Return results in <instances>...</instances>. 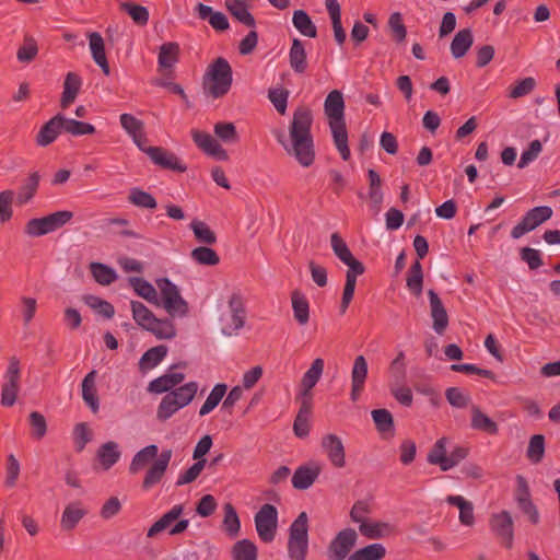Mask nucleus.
Here are the masks:
<instances>
[{"label": "nucleus", "mask_w": 560, "mask_h": 560, "mask_svg": "<svg viewBox=\"0 0 560 560\" xmlns=\"http://www.w3.org/2000/svg\"><path fill=\"white\" fill-rule=\"evenodd\" d=\"M62 131V114L58 113L40 127L35 142L38 147H48Z\"/></svg>", "instance_id": "nucleus-18"}, {"label": "nucleus", "mask_w": 560, "mask_h": 560, "mask_svg": "<svg viewBox=\"0 0 560 560\" xmlns=\"http://www.w3.org/2000/svg\"><path fill=\"white\" fill-rule=\"evenodd\" d=\"M191 137L196 145L208 155L218 161H226L229 159L226 150L210 133L194 129L191 130Z\"/></svg>", "instance_id": "nucleus-16"}, {"label": "nucleus", "mask_w": 560, "mask_h": 560, "mask_svg": "<svg viewBox=\"0 0 560 560\" xmlns=\"http://www.w3.org/2000/svg\"><path fill=\"white\" fill-rule=\"evenodd\" d=\"M474 44V35L470 28L458 31L452 43L451 54L455 59L463 58Z\"/></svg>", "instance_id": "nucleus-36"}, {"label": "nucleus", "mask_w": 560, "mask_h": 560, "mask_svg": "<svg viewBox=\"0 0 560 560\" xmlns=\"http://www.w3.org/2000/svg\"><path fill=\"white\" fill-rule=\"evenodd\" d=\"M334 144L343 161H348L351 156V152L348 144V131L345 121H331L329 122Z\"/></svg>", "instance_id": "nucleus-27"}, {"label": "nucleus", "mask_w": 560, "mask_h": 560, "mask_svg": "<svg viewBox=\"0 0 560 560\" xmlns=\"http://www.w3.org/2000/svg\"><path fill=\"white\" fill-rule=\"evenodd\" d=\"M335 255L348 267L346 280H351L357 282V278L364 273L363 264L358 260L349 247H332Z\"/></svg>", "instance_id": "nucleus-24"}, {"label": "nucleus", "mask_w": 560, "mask_h": 560, "mask_svg": "<svg viewBox=\"0 0 560 560\" xmlns=\"http://www.w3.org/2000/svg\"><path fill=\"white\" fill-rule=\"evenodd\" d=\"M322 467L318 463H310L308 465L299 467L292 477V485L295 489H308L319 476Z\"/></svg>", "instance_id": "nucleus-23"}, {"label": "nucleus", "mask_w": 560, "mask_h": 560, "mask_svg": "<svg viewBox=\"0 0 560 560\" xmlns=\"http://www.w3.org/2000/svg\"><path fill=\"white\" fill-rule=\"evenodd\" d=\"M258 537L265 542H271L278 529V511L275 505L264 504L254 516Z\"/></svg>", "instance_id": "nucleus-10"}, {"label": "nucleus", "mask_w": 560, "mask_h": 560, "mask_svg": "<svg viewBox=\"0 0 560 560\" xmlns=\"http://www.w3.org/2000/svg\"><path fill=\"white\" fill-rule=\"evenodd\" d=\"M423 273L419 259L412 265L410 273L407 278V288L416 295L420 296L422 293Z\"/></svg>", "instance_id": "nucleus-58"}, {"label": "nucleus", "mask_w": 560, "mask_h": 560, "mask_svg": "<svg viewBox=\"0 0 560 560\" xmlns=\"http://www.w3.org/2000/svg\"><path fill=\"white\" fill-rule=\"evenodd\" d=\"M96 371H91L85 375L82 381V398L89 406L92 412H97L100 409V400L95 387Z\"/></svg>", "instance_id": "nucleus-31"}, {"label": "nucleus", "mask_w": 560, "mask_h": 560, "mask_svg": "<svg viewBox=\"0 0 560 560\" xmlns=\"http://www.w3.org/2000/svg\"><path fill=\"white\" fill-rule=\"evenodd\" d=\"M394 532L395 525L393 523L371 517L359 528V533L371 540L389 537Z\"/></svg>", "instance_id": "nucleus-19"}, {"label": "nucleus", "mask_w": 560, "mask_h": 560, "mask_svg": "<svg viewBox=\"0 0 560 560\" xmlns=\"http://www.w3.org/2000/svg\"><path fill=\"white\" fill-rule=\"evenodd\" d=\"M292 23L294 27L304 36L315 38L317 36L316 25L313 23L308 13L304 10L293 12Z\"/></svg>", "instance_id": "nucleus-44"}, {"label": "nucleus", "mask_w": 560, "mask_h": 560, "mask_svg": "<svg viewBox=\"0 0 560 560\" xmlns=\"http://www.w3.org/2000/svg\"><path fill=\"white\" fill-rule=\"evenodd\" d=\"M184 512L182 504H175L171 510L164 513L152 526L148 529L147 536L149 538L155 537L158 534L167 529Z\"/></svg>", "instance_id": "nucleus-35"}, {"label": "nucleus", "mask_w": 560, "mask_h": 560, "mask_svg": "<svg viewBox=\"0 0 560 560\" xmlns=\"http://www.w3.org/2000/svg\"><path fill=\"white\" fill-rule=\"evenodd\" d=\"M369 373L368 361L364 355L355 357L351 368V383L352 384H365Z\"/></svg>", "instance_id": "nucleus-60"}, {"label": "nucleus", "mask_w": 560, "mask_h": 560, "mask_svg": "<svg viewBox=\"0 0 560 560\" xmlns=\"http://www.w3.org/2000/svg\"><path fill=\"white\" fill-rule=\"evenodd\" d=\"M128 200L136 207L143 209H155L158 202L155 198L148 191L135 187L130 189Z\"/></svg>", "instance_id": "nucleus-55"}, {"label": "nucleus", "mask_w": 560, "mask_h": 560, "mask_svg": "<svg viewBox=\"0 0 560 560\" xmlns=\"http://www.w3.org/2000/svg\"><path fill=\"white\" fill-rule=\"evenodd\" d=\"M88 510L82 502L74 501L68 503L60 517V527L62 530H73L79 523L85 517Z\"/></svg>", "instance_id": "nucleus-20"}, {"label": "nucleus", "mask_w": 560, "mask_h": 560, "mask_svg": "<svg viewBox=\"0 0 560 560\" xmlns=\"http://www.w3.org/2000/svg\"><path fill=\"white\" fill-rule=\"evenodd\" d=\"M147 155L152 163L163 170L184 173L187 171V165L173 152L163 147H149Z\"/></svg>", "instance_id": "nucleus-13"}, {"label": "nucleus", "mask_w": 560, "mask_h": 560, "mask_svg": "<svg viewBox=\"0 0 560 560\" xmlns=\"http://www.w3.org/2000/svg\"><path fill=\"white\" fill-rule=\"evenodd\" d=\"M491 530L501 538L503 544L511 548L513 544V520L508 511L495 513L490 518Z\"/></svg>", "instance_id": "nucleus-17"}, {"label": "nucleus", "mask_w": 560, "mask_h": 560, "mask_svg": "<svg viewBox=\"0 0 560 560\" xmlns=\"http://www.w3.org/2000/svg\"><path fill=\"white\" fill-rule=\"evenodd\" d=\"M129 284L140 298L147 300L149 303L155 305L160 304L158 289H155V287L148 280L132 277L129 279Z\"/></svg>", "instance_id": "nucleus-41"}, {"label": "nucleus", "mask_w": 560, "mask_h": 560, "mask_svg": "<svg viewBox=\"0 0 560 560\" xmlns=\"http://www.w3.org/2000/svg\"><path fill=\"white\" fill-rule=\"evenodd\" d=\"M180 47L176 42H167L160 46L158 56L159 70H172L179 60Z\"/></svg>", "instance_id": "nucleus-28"}, {"label": "nucleus", "mask_w": 560, "mask_h": 560, "mask_svg": "<svg viewBox=\"0 0 560 560\" xmlns=\"http://www.w3.org/2000/svg\"><path fill=\"white\" fill-rule=\"evenodd\" d=\"M185 378V373L171 368L163 375L152 380L148 385V390L153 394H163L179 387L178 385H180Z\"/></svg>", "instance_id": "nucleus-15"}, {"label": "nucleus", "mask_w": 560, "mask_h": 560, "mask_svg": "<svg viewBox=\"0 0 560 560\" xmlns=\"http://www.w3.org/2000/svg\"><path fill=\"white\" fill-rule=\"evenodd\" d=\"M39 180L40 175L37 171L32 172L28 177L23 180L18 190V205H26L34 198L39 186Z\"/></svg>", "instance_id": "nucleus-37"}, {"label": "nucleus", "mask_w": 560, "mask_h": 560, "mask_svg": "<svg viewBox=\"0 0 560 560\" xmlns=\"http://www.w3.org/2000/svg\"><path fill=\"white\" fill-rule=\"evenodd\" d=\"M289 62L292 70L302 74L307 69V56L302 40L294 38L289 51Z\"/></svg>", "instance_id": "nucleus-32"}, {"label": "nucleus", "mask_w": 560, "mask_h": 560, "mask_svg": "<svg viewBox=\"0 0 560 560\" xmlns=\"http://www.w3.org/2000/svg\"><path fill=\"white\" fill-rule=\"evenodd\" d=\"M293 317L300 326H305L310 320V303L304 293L295 290L291 293Z\"/></svg>", "instance_id": "nucleus-33"}, {"label": "nucleus", "mask_w": 560, "mask_h": 560, "mask_svg": "<svg viewBox=\"0 0 560 560\" xmlns=\"http://www.w3.org/2000/svg\"><path fill=\"white\" fill-rule=\"evenodd\" d=\"M373 512L372 504L365 500L357 501L350 509L349 516L352 523L358 525V529L363 525Z\"/></svg>", "instance_id": "nucleus-53"}, {"label": "nucleus", "mask_w": 560, "mask_h": 560, "mask_svg": "<svg viewBox=\"0 0 560 560\" xmlns=\"http://www.w3.org/2000/svg\"><path fill=\"white\" fill-rule=\"evenodd\" d=\"M450 439L442 436L432 445L427 454V462L438 466L442 471H448L456 467L462 460L468 456V448L456 445L447 453Z\"/></svg>", "instance_id": "nucleus-4"}, {"label": "nucleus", "mask_w": 560, "mask_h": 560, "mask_svg": "<svg viewBox=\"0 0 560 560\" xmlns=\"http://www.w3.org/2000/svg\"><path fill=\"white\" fill-rule=\"evenodd\" d=\"M119 9L131 18L135 24L139 26H144L149 22L150 13L149 10L138 3L133 2H121L119 4Z\"/></svg>", "instance_id": "nucleus-50"}, {"label": "nucleus", "mask_w": 560, "mask_h": 560, "mask_svg": "<svg viewBox=\"0 0 560 560\" xmlns=\"http://www.w3.org/2000/svg\"><path fill=\"white\" fill-rule=\"evenodd\" d=\"M38 54L36 40L31 36H25L23 45L18 49L16 58L20 62L28 63L33 61Z\"/></svg>", "instance_id": "nucleus-59"}, {"label": "nucleus", "mask_w": 560, "mask_h": 560, "mask_svg": "<svg viewBox=\"0 0 560 560\" xmlns=\"http://www.w3.org/2000/svg\"><path fill=\"white\" fill-rule=\"evenodd\" d=\"M73 218V212L60 210L42 218H34L26 222L24 233L32 237L46 235L66 225Z\"/></svg>", "instance_id": "nucleus-8"}, {"label": "nucleus", "mask_w": 560, "mask_h": 560, "mask_svg": "<svg viewBox=\"0 0 560 560\" xmlns=\"http://www.w3.org/2000/svg\"><path fill=\"white\" fill-rule=\"evenodd\" d=\"M147 331L159 340H172L177 336L176 326L170 318L155 317Z\"/></svg>", "instance_id": "nucleus-38"}, {"label": "nucleus", "mask_w": 560, "mask_h": 560, "mask_svg": "<svg viewBox=\"0 0 560 560\" xmlns=\"http://www.w3.org/2000/svg\"><path fill=\"white\" fill-rule=\"evenodd\" d=\"M184 407L172 399L168 395H164L156 408V419L159 421H166L172 418L176 412L182 410Z\"/></svg>", "instance_id": "nucleus-56"}, {"label": "nucleus", "mask_w": 560, "mask_h": 560, "mask_svg": "<svg viewBox=\"0 0 560 560\" xmlns=\"http://www.w3.org/2000/svg\"><path fill=\"white\" fill-rule=\"evenodd\" d=\"M324 365L325 363L322 358L313 360L311 366L303 374V377L301 380V396L308 397L311 395L312 388L318 383L323 375Z\"/></svg>", "instance_id": "nucleus-25"}, {"label": "nucleus", "mask_w": 560, "mask_h": 560, "mask_svg": "<svg viewBox=\"0 0 560 560\" xmlns=\"http://www.w3.org/2000/svg\"><path fill=\"white\" fill-rule=\"evenodd\" d=\"M191 258L200 265L213 266L220 261L219 255L212 247H195L191 252Z\"/></svg>", "instance_id": "nucleus-61"}, {"label": "nucleus", "mask_w": 560, "mask_h": 560, "mask_svg": "<svg viewBox=\"0 0 560 560\" xmlns=\"http://www.w3.org/2000/svg\"><path fill=\"white\" fill-rule=\"evenodd\" d=\"M156 288L160 292V304L171 317H186L189 313L187 301L182 296L179 288L168 278H158Z\"/></svg>", "instance_id": "nucleus-5"}, {"label": "nucleus", "mask_w": 560, "mask_h": 560, "mask_svg": "<svg viewBox=\"0 0 560 560\" xmlns=\"http://www.w3.org/2000/svg\"><path fill=\"white\" fill-rule=\"evenodd\" d=\"M446 502L458 509V520L462 525L470 527L475 525L474 504L463 495H448Z\"/></svg>", "instance_id": "nucleus-30"}, {"label": "nucleus", "mask_w": 560, "mask_h": 560, "mask_svg": "<svg viewBox=\"0 0 560 560\" xmlns=\"http://www.w3.org/2000/svg\"><path fill=\"white\" fill-rule=\"evenodd\" d=\"M21 389V364L16 357L9 360L8 368L2 375L1 405L11 407L16 402Z\"/></svg>", "instance_id": "nucleus-9"}, {"label": "nucleus", "mask_w": 560, "mask_h": 560, "mask_svg": "<svg viewBox=\"0 0 560 560\" xmlns=\"http://www.w3.org/2000/svg\"><path fill=\"white\" fill-rule=\"evenodd\" d=\"M120 455L119 445L114 441L102 444L97 451V459L104 470L112 468L119 460Z\"/></svg>", "instance_id": "nucleus-39"}, {"label": "nucleus", "mask_w": 560, "mask_h": 560, "mask_svg": "<svg viewBox=\"0 0 560 560\" xmlns=\"http://www.w3.org/2000/svg\"><path fill=\"white\" fill-rule=\"evenodd\" d=\"M385 555V546L380 542H374L355 550L350 556V560H381Z\"/></svg>", "instance_id": "nucleus-48"}, {"label": "nucleus", "mask_w": 560, "mask_h": 560, "mask_svg": "<svg viewBox=\"0 0 560 560\" xmlns=\"http://www.w3.org/2000/svg\"><path fill=\"white\" fill-rule=\"evenodd\" d=\"M62 127L63 131L68 132L74 137H80L84 135H93L95 133V127L85 121L77 120L73 118H68L62 114Z\"/></svg>", "instance_id": "nucleus-51"}, {"label": "nucleus", "mask_w": 560, "mask_h": 560, "mask_svg": "<svg viewBox=\"0 0 560 560\" xmlns=\"http://www.w3.org/2000/svg\"><path fill=\"white\" fill-rule=\"evenodd\" d=\"M358 539L357 532L352 528L340 530L328 547L329 560H345Z\"/></svg>", "instance_id": "nucleus-14"}, {"label": "nucleus", "mask_w": 560, "mask_h": 560, "mask_svg": "<svg viewBox=\"0 0 560 560\" xmlns=\"http://www.w3.org/2000/svg\"><path fill=\"white\" fill-rule=\"evenodd\" d=\"M470 425L474 430L482 431L488 434H497L499 431L497 422L483 413L477 406L471 407Z\"/></svg>", "instance_id": "nucleus-42"}, {"label": "nucleus", "mask_w": 560, "mask_h": 560, "mask_svg": "<svg viewBox=\"0 0 560 560\" xmlns=\"http://www.w3.org/2000/svg\"><path fill=\"white\" fill-rule=\"evenodd\" d=\"M199 390V384L196 381H190L182 384L179 387L166 392L172 399L182 404L185 408L190 405Z\"/></svg>", "instance_id": "nucleus-34"}, {"label": "nucleus", "mask_w": 560, "mask_h": 560, "mask_svg": "<svg viewBox=\"0 0 560 560\" xmlns=\"http://www.w3.org/2000/svg\"><path fill=\"white\" fill-rule=\"evenodd\" d=\"M91 270L94 279L103 285L109 284L116 279V272L114 269L100 262L91 264Z\"/></svg>", "instance_id": "nucleus-63"}, {"label": "nucleus", "mask_w": 560, "mask_h": 560, "mask_svg": "<svg viewBox=\"0 0 560 560\" xmlns=\"http://www.w3.org/2000/svg\"><path fill=\"white\" fill-rule=\"evenodd\" d=\"M82 86V79L75 72H68L63 81V91L60 98L62 109L68 108L74 103Z\"/></svg>", "instance_id": "nucleus-26"}, {"label": "nucleus", "mask_w": 560, "mask_h": 560, "mask_svg": "<svg viewBox=\"0 0 560 560\" xmlns=\"http://www.w3.org/2000/svg\"><path fill=\"white\" fill-rule=\"evenodd\" d=\"M377 431L382 434H394V419L387 409H375L371 412Z\"/></svg>", "instance_id": "nucleus-52"}, {"label": "nucleus", "mask_w": 560, "mask_h": 560, "mask_svg": "<svg viewBox=\"0 0 560 560\" xmlns=\"http://www.w3.org/2000/svg\"><path fill=\"white\" fill-rule=\"evenodd\" d=\"M223 521H222V527L225 534L231 537L235 538L238 536L241 532V521L237 515L236 510L231 503H226L223 506Z\"/></svg>", "instance_id": "nucleus-45"}, {"label": "nucleus", "mask_w": 560, "mask_h": 560, "mask_svg": "<svg viewBox=\"0 0 560 560\" xmlns=\"http://www.w3.org/2000/svg\"><path fill=\"white\" fill-rule=\"evenodd\" d=\"M214 133L225 143H237L240 141V136L233 122H217L214 125Z\"/></svg>", "instance_id": "nucleus-57"}, {"label": "nucleus", "mask_w": 560, "mask_h": 560, "mask_svg": "<svg viewBox=\"0 0 560 560\" xmlns=\"http://www.w3.org/2000/svg\"><path fill=\"white\" fill-rule=\"evenodd\" d=\"M228 390V385L224 383H218L215 384L212 389L210 390L208 397L206 398L205 402L201 405L199 409V416L205 417L212 412L219 404L222 401L223 397L225 396Z\"/></svg>", "instance_id": "nucleus-43"}, {"label": "nucleus", "mask_w": 560, "mask_h": 560, "mask_svg": "<svg viewBox=\"0 0 560 560\" xmlns=\"http://www.w3.org/2000/svg\"><path fill=\"white\" fill-rule=\"evenodd\" d=\"M320 447L332 467L342 469L347 465L343 441L335 433H327L320 439Z\"/></svg>", "instance_id": "nucleus-12"}, {"label": "nucleus", "mask_w": 560, "mask_h": 560, "mask_svg": "<svg viewBox=\"0 0 560 560\" xmlns=\"http://www.w3.org/2000/svg\"><path fill=\"white\" fill-rule=\"evenodd\" d=\"M308 551V516L301 512L289 527L288 555L291 560H305Z\"/></svg>", "instance_id": "nucleus-7"}, {"label": "nucleus", "mask_w": 560, "mask_h": 560, "mask_svg": "<svg viewBox=\"0 0 560 560\" xmlns=\"http://www.w3.org/2000/svg\"><path fill=\"white\" fill-rule=\"evenodd\" d=\"M545 454V438L536 434L530 438L527 447V457L532 463H539Z\"/></svg>", "instance_id": "nucleus-62"}, {"label": "nucleus", "mask_w": 560, "mask_h": 560, "mask_svg": "<svg viewBox=\"0 0 560 560\" xmlns=\"http://www.w3.org/2000/svg\"><path fill=\"white\" fill-rule=\"evenodd\" d=\"M368 177L370 182L369 198L374 209L378 210L383 201V191L381 189L382 179L375 170L370 168L368 171Z\"/></svg>", "instance_id": "nucleus-54"}, {"label": "nucleus", "mask_w": 560, "mask_h": 560, "mask_svg": "<svg viewBox=\"0 0 560 560\" xmlns=\"http://www.w3.org/2000/svg\"><path fill=\"white\" fill-rule=\"evenodd\" d=\"M428 295L430 300V313L433 320V330L442 335L448 325L446 310L435 291L429 290Z\"/></svg>", "instance_id": "nucleus-21"}, {"label": "nucleus", "mask_w": 560, "mask_h": 560, "mask_svg": "<svg viewBox=\"0 0 560 560\" xmlns=\"http://www.w3.org/2000/svg\"><path fill=\"white\" fill-rule=\"evenodd\" d=\"M190 229L194 232L195 240L200 244L212 245L217 242L214 231L203 221L194 219L190 222Z\"/></svg>", "instance_id": "nucleus-49"}, {"label": "nucleus", "mask_w": 560, "mask_h": 560, "mask_svg": "<svg viewBox=\"0 0 560 560\" xmlns=\"http://www.w3.org/2000/svg\"><path fill=\"white\" fill-rule=\"evenodd\" d=\"M536 88V80L532 77L524 78L516 81L513 86L510 88L509 97L520 98L534 91Z\"/></svg>", "instance_id": "nucleus-64"}, {"label": "nucleus", "mask_w": 560, "mask_h": 560, "mask_svg": "<svg viewBox=\"0 0 560 560\" xmlns=\"http://www.w3.org/2000/svg\"><path fill=\"white\" fill-rule=\"evenodd\" d=\"M313 121L312 109L307 106H299L293 112L289 124V136L281 131L276 133V139L284 151L303 167H310L315 161Z\"/></svg>", "instance_id": "nucleus-1"}, {"label": "nucleus", "mask_w": 560, "mask_h": 560, "mask_svg": "<svg viewBox=\"0 0 560 560\" xmlns=\"http://www.w3.org/2000/svg\"><path fill=\"white\" fill-rule=\"evenodd\" d=\"M224 4L229 13L236 21H238L247 27L256 26L255 18L248 11V5L245 0H225Z\"/></svg>", "instance_id": "nucleus-29"}, {"label": "nucleus", "mask_w": 560, "mask_h": 560, "mask_svg": "<svg viewBox=\"0 0 560 560\" xmlns=\"http://www.w3.org/2000/svg\"><path fill=\"white\" fill-rule=\"evenodd\" d=\"M324 113L331 121H345V100L339 90H332L328 93L324 103Z\"/></svg>", "instance_id": "nucleus-22"}, {"label": "nucleus", "mask_w": 560, "mask_h": 560, "mask_svg": "<svg viewBox=\"0 0 560 560\" xmlns=\"http://www.w3.org/2000/svg\"><path fill=\"white\" fill-rule=\"evenodd\" d=\"M130 306L136 324L143 330H147L156 317L154 313L139 301H132Z\"/></svg>", "instance_id": "nucleus-47"}, {"label": "nucleus", "mask_w": 560, "mask_h": 560, "mask_svg": "<svg viewBox=\"0 0 560 560\" xmlns=\"http://www.w3.org/2000/svg\"><path fill=\"white\" fill-rule=\"evenodd\" d=\"M158 445H147L133 455L129 465V471L131 474H137L154 459L153 464L149 467L143 478L142 488L144 490L153 488L163 479L170 465L173 452L172 450H164L160 456H158Z\"/></svg>", "instance_id": "nucleus-2"}, {"label": "nucleus", "mask_w": 560, "mask_h": 560, "mask_svg": "<svg viewBox=\"0 0 560 560\" xmlns=\"http://www.w3.org/2000/svg\"><path fill=\"white\" fill-rule=\"evenodd\" d=\"M168 348L164 345L155 346L147 350L139 361L141 371L147 372L156 368L166 357Z\"/></svg>", "instance_id": "nucleus-40"}, {"label": "nucleus", "mask_w": 560, "mask_h": 560, "mask_svg": "<svg viewBox=\"0 0 560 560\" xmlns=\"http://www.w3.org/2000/svg\"><path fill=\"white\" fill-rule=\"evenodd\" d=\"M551 215L552 209L549 206H538L528 210L521 221L512 229L511 236L514 240L522 237L526 233L548 221Z\"/></svg>", "instance_id": "nucleus-11"}, {"label": "nucleus", "mask_w": 560, "mask_h": 560, "mask_svg": "<svg viewBox=\"0 0 560 560\" xmlns=\"http://www.w3.org/2000/svg\"><path fill=\"white\" fill-rule=\"evenodd\" d=\"M233 83V70L224 57L215 58L207 68L203 89L213 98L226 95Z\"/></svg>", "instance_id": "nucleus-3"}, {"label": "nucleus", "mask_w": 560, "mask_h": 560, "mask_svg": "<svg viewBox=\"0 0 560 560\" xmlns=\"http://www.w3.org/2000/svg\"><path fill=\"white\" fill-rule=\"evenodd\" d=\"M231 556L233 560H257L258 550L252 540L241 539L233 545Z\"/></svg>", "instance_id": "nucleus-46"}, {"label": "nucleus", "mask_w": 560, "mask_h": 560, "mask_svg": "<svg viewBox=\"0 0 560 560\" xmlns=\"http://www.w3.org/2000/svg\"><path fill=\"white\" fill-rule=\"evenodd\" d=\"M246 322V311L243 298L238 293H233L228 301V307L219 317L220 331L225 337L237 336L244 328Z\"/></svg>", "instance_id": "nucleus-6"}]
</instances>
